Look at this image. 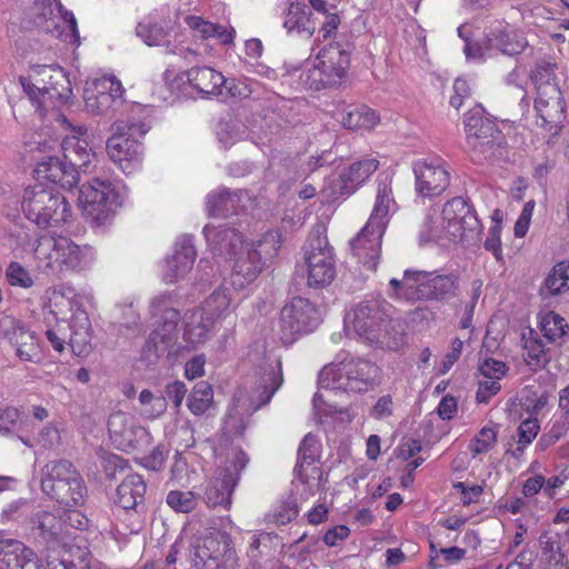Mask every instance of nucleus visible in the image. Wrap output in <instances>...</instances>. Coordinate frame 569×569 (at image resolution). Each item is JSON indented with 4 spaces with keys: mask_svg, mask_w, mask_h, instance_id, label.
Returning <instances> with one entry per match:
<instances>
[{
    "mask_svg": "<svg viewBox=\"0 0 569 569\" xmlns=\"http://www.w3.org/2000/svg\"><path fill=\"white\" fill-rule=\"evenodd\" d=\"M479 371L483 379L500 381L507 372V366L500 360L489 358L480 363Z\"/></svg>",
    "mask_w": 569,
    "mask_h": 569,
    "instance_id": "55",
    "label": "nucleus"
},
{
    "mask_svg": "<svg viewBox=\"0 0 569 569\" xmlns=\"http://www.w3.org/2000/svg\"><path fill=\"white\" fill-rule=\"evenodd\" d=\"M501 389L500 381L490 379H480L479 387L476 393V399L479 403H487L493 396Z\"/></svg>",
    "mask_w": 569,
    "mask_h": 569,
    "instance_id": "58",
    "label": "nucleus"
},
{
    "mask_svg": "<svg viewBox=\"0 0 569 569\" xmlns=\"http://www.w3.org/2000/svg\"><path fill=\"white\" fill-rule=\"evenodd\" d=\"M392 310V305L380 296L363 301L358 307V317L362 318L358 336L363 337L370 345H387L389 348H398L402 342L401 336L395 337L392 342L386 341L387 327L391 326Z\"/></svg>",
    "mask_w": 569,
    "mask_h": 569,
    "instance_id": "13",
    "label": "nucleus"
},
{
    "mask_svg": "<svg viewBox=\"0 0 569 569\" xmlns=\"http://www.w3.org/2000/svg\"><path fill=\"white\" fill-rule=\"evenodd\" d=\"M351 53V49H346L340 43L323 48L317 54L313 67L307 72L306 84L310 89L321 90L340 83L350 67Z\"/></svg>",
    "mask_w": 569,
    "mask_h": 569,
    "instance_id": "11",
    "label": "nucleus"
},
{
    "mask_svg": "<svg viewBox=\"0 0 569 569\" xmlns=\"http://www.w3.org/2000/svg\"><path fill=\"white\" fill-rule=\"evenodd\" d=\"M57 121L62 128L72 132L71 136H66L61 142L64 160L78 171H90L91 163L97 156L82 138L87 129L83 126L73 127L67 117L60 113L57 114Z\"/></svg>",
    "mask_w": 569,
    "mask_h": 569,
    "instance_id": "24",
    "label": "nucleus"
},
{
    "mask_svg": "<svg viewBox=\"0 0 569 569\" xmlns=\"http://www.w3.org/2000/svg\"><path fill=\"white\" fill-rule=\"evenodd\" d=\"M540 430V425L537 418H529L523 420L518 428L519 443L528 446L537 437Z\"/></svg>",
    "mask_w": 569,
    "mask_h": 569,
    "instance_id": "56",
    "label": "nucleus"
},
{
    "mask_svg": "<svg viewBox=\"0 0 569 569\" xmlns=\"http://www.w3.org/2000/svg\"><path fill=\"white\" fill-rule=\"evenodd\" d=\"M203 234L213 256L231 259L243 250V237L234 228L206 226Z\"/></svg>",
    "mask_w": 569,
    "mask_h": 569,
    "instance_id": "29",
    "label": "nucleus"
},
{
    "mask_svg": "<svg viewBox=\"0 0 569 569\" xmlns=\"http://www.w3.org/2000/svg\"><path fill=\"white\" fill-rule=\"evenodd\" d=\"M230 306L231 297L229 289L219 288L207 298L203 306L199 309L203 310L208 317L217 322L229 313Z\"/></svg>",
    "mask_w": 569,
    "mask_h": 569,
    "instance_id": "45",
    "label": "nucleus"
},
{
    "mask_svg": "<svg viewBox=\"0 0 569 569\" xmlns=\"http://www.w3.org/2000/svg\"><path fill=\"white\" fill-rule=\"evenodd\" d=\"M282 382L283 379L280 361H277L276 365H268L264 367L256 382V388L251 396L252 409L258 410L262 406L269 403L276 391L281 387Z\"/></svg>",
    "mask_w": 569,
    "mask_h": 569,
    "instance_id": "34",
    "label": "nucleus"
},
{
    "mask_svg": "<svg viewBox=\"0 0 569 569\" xmlns=\"http://www.w3.org/2000/svg\"><path fill=\"white\" fill-rule=\"evenodd\" d=\"M37 183L49 181L54 187L59 184L63 189H71L79 182V171L63 159L48 157L38 162L34 169Z\"/></svg>",
    "mask_w": 569,
    "mask_h": 569,
    "instance_id": "28",
    "label": "nucleus"
},
{
    "mask_svg": "<svg viewBox=\"0 0 569 569\" xmlns=\"http://www.w3.org/2000/svg\"><path fill=\"white\" fill-rule=\"evenodd\" d=\"M319 309L306 298H292L281 310L282 340L292 343L298 336L312 332L320 323Z\"/></svg>",
    "mask_w": 569,
    "mask_h": 569,
    "instance_id": "18",
    "label": "nucleus"
},
{
    "mask_svg": "<svg viewBox=\"0 0 569 569\" xmlns=\"http://www.w3.org/2000/svg\"><path fill=\"white\" fill-rule=\"evenodd\" d=\"M169 28L170 20L156 11L138 23L136 33L149 47L162 46L167 42Z\"/></svg>",
    "mask_w": 569,
    "mask_h": 569,
    "instance_id": "39",
    "label": "nucleus"
},
{
    "mask_svg": "<svg viewBox=\"0 0 569 569\" xmlns=\"http://www.w3.org/2000/svg\"><path fill=\"white\" fill-rule=\"evenodd\" d=\"M321 388L336 391L341 398L351 399L346 403V410L352 405V398L356 392V361L347 351H340L336 361L326 366L319 376Z\"/></svg>",
    "mask_w": 569,
    "mask_h": 569,
    "instance_id": "22",
    "label": "nucleus"
},
{
    "mask_svg": "<svg viewBox=\"0 0 569 569\" xmlns=\"http://www.w3.org/2000/svg\"><path fill=\"white\" fill-rule=\"evenodd\" d=\"M239 196L227 189L212 191L207 197V211L212 217L228 216L236 212Z\"/></svg>",
    "mask_w": 569,
    "mask_h": 569,
    "instance_id": "44",
    "label": "nucleus"
},
{
    "mask_svg": "<svg viewBox=\"0 0 569 569\" xmlns=\"http://www.w3.org/2000/svg\"><path fill=\"white\" fill-rule=\"evenodd\" d=\"M527 46L521 32L508 24L499 23L486 36L481 43H467L465 53L468 59H486L493 56V49L503 54L513 56L520 53Z\"/></svg>",
    "mask_w": 569,
    "mask_h": 569,
    "instance_id": "19",
    "label": "nucleus"
},
{
    "mask_svg": "<svg viewBox=\"0 0 569 569\" xmlns=\"http://www.w3.org/2000/svg\"><path fill=\"white\" fill-rule=\"evenodd\" d=\"M216 322L199 308L189 310L183 317V340L196 348L211 336Z\"/></svg>",
    "mask_w": 569,
    "mask_h": 569,
    "instance_id": "35",
    "label": "nucleus"
},
{
    "mask_svg": "<svg viewBox=\"0 0 569 569\" xmlns=\"http://www.w3.org/2000/svg\"><path fill=\"white\" fill-rule=\"evenodd\" d=\"M197 251L193 240L189 236L180 237L173 248L172 256L168 257L161 269V277L166 283H176L191 271Z\"/></svg>",
    "mask_w": 569,
    "mask_h": 569,
    "instance_id": "27",
    "label": "nucleus"
},
{
    "mask_svg": "<svg viewBox=\"0 0 569 569\" xmlns=\"http://www.w3.org/2000/svg\"><path fill=\"white\" fill-rule=\"evenodd\" d=\"M379 382V368L369 361H358V392Z\"/></svg>",
    "mask_w": 569,
    "mask_h": 569,
    "instance_id": "54",
    "label": "nucleus"
},
{
    "mask_svg": "<svg viewBox=\"0 0 569 569\" xmlns=\"http://www.w3.org/2000/svg\"><path fill=\"white\" fill-rule=\"evenodd\" d=\"M162 319V323L151 332L146 345V352L153 350L156 357L167 352L176 340L179 312L176 309H167Z\"/></svg>",
    "mask_w": 569,
    "mask_h": 569,
    "instance_id": "33",
    "label": "nucleus"
},
{
    "mask_svg": "<svg viewBox=\"0 0 569 569\" xmlns=\"http://www.w3.org/2000/svg\"><path fill=\"white\" fill-rule=\"evenodd\" d=\"M20 82L41 117L59 104L68 103L72 97L70 80L57 66H34L29 78H20Z\"/></svg>",
    "mask_w": 569,
    "mask_h": 569,
    "instance_id": "3",
    "label": "nucleus"
},
{
    "mask_svg": "<svg viewBox=\"0 0 569 569\" xmlns=\"http://www.w3.org/2000/svg\"><path fill=\"white\" fill-rule=\"evenodd\" d=\"M282 16V27L289 34L297 33L310 38L317 29L311 12L299 0H288Z\"/></svg>",
    "mask_w": 569,
    "mask_h": 569,
    "instance_id": "36",
    "label": "nucleus"
},
{
    "mask_svg": "<svg viewBox=\"0 0 569 569\" xmlns=\"http://www.w3.org/2000/svg\"><path fill=\"white\" fill-rule=\"evenodd\" d=\"M540 331L549 343H562L569 325L560 315L548 311L540 316Z\"/></svg>",
    "mask_w": 569,
    "mask_h": 569,
    "instance_id": "43",
    "label": "nucleus"
},
{
    "mask_svg": "<svg viewBox=\"0 0 569 569\" xmlns=\"http://www.w3.org/2000/svg\"><path fill=\"white\" fill-rule=\"evenodd\" d=\"M76 293L74 290L70 287H54L51 290L49 297V305L52 308V312L58 315H63L66 310H73V298Z\"/></svg>",
    "mask_w": 569,
    "mask_h": 569,
    "instance_id": "51",
    "label": "nucleus"
},
{
    "mask_svg": "<svg viewBox=\"0 0 569 569\" xmlns=\"http://www.w3.org/2000/svg\"><path fill=\"white\" fill-rule=\"evenodd\" d=\"M563 289H569V263L561 261L553 267L546 278L542 290L555 296Z\"/></svg>",
    "mask_w": 569,
    "mask_h": 569,
    "instance_id": "49",
    "label": "nucleus"
},
{
    "mask_svg": "<svg viewBox=\"0 0 569 569\" xmlns=\"http://www.w3.org/2000/svg\"><path fill=\"white\" fill-rule=\"evenodd\" d=\"M396 210L391 187L387 182L379 183L372 212L358 233V259L369 271H376L379 258L381 239L389 221L390 212Z\"/></svg>",
    "mask_w": 569,
    "mask_h": 569,
    "instance_id": "4",
    "label": "nucleus"
},
{
    "mask_svg": "<svg viewBox=\"0 0 569 569\" xmlns=\"http://www.w3.org/2000/svg\"><path fill=\"white\" fill-rule=\"evenodd\" d=\"M0 569H39L38 559L23 542L0 538Z\"/></svg>",
    "mask_w": 569,
    "mask_h": 569,
    "instance_id": "32",
    "label": "nucleus"
},
{
    "mask_svg": "<svg viewBox=\"0 0 569 569\" xmlns=\"http://www.w3.org/2000/svg\"><path fill=\"white\" fill-rule=\"evenodd\" d=\"M6 280L10 287L23 290H31L36 284L38 278L31 273L29 269L18 261L8 263L4 271Z\"/></svg>",
    "mask_w": 569,
    "mask_h": 569,
    "instance_id": "46",
    "label": "nucleus"
},
{
    "mask_svg": "<svg viewBox=\"0 0 569 569\" xmlns=\"http://www.w3.org/2000/svg\"><path fill=\"white\" fill-rule=\"evenodd\" d=\"M69 346L76 356H86L91 350V323L87 312L77 308L69 323Z\"/></svg>",
    "mask_w": 569,
    "mask_h": 569,
    "instance_id": "37",
    "label": "nucleus"
},
{
    "mask_svg": "<svg viewBox=\"0 0 569 569\" xmlns=\"http://www.w3.org/2000/svg\"><path fill=\"white\" fill-rule=\"evenodd\" d=\"M416 191L421 197L441 194L450 183V174L446 163L438 158L421 159L413 163Z\"/></svg>",
    "mask_w": 569,
    "mask_h": 569,
    "instance_id": "25",
    "label": "nucleus"
},
{
    "mask_svg": "<svg viewBox=\"0 0 569 569\" xmlns=\"http://www.w3.org/2000/svg\"><path fill=\"white\" fill-rule=\"evenodd\" d=\"M545 477L541 475H535L529 477L522 486V495L525 498L530 499L541 492L543 495Z\"/></svg>",
    "mask_w": 569,
    "mask_h": 569,
    "instance_id": "64",
    "label": "nucleus"
},
{
    "mask_svg": "<svg viewBox=\"0 0 569 569\" xmlns=\"http://www.w3.org/2000/svg\"><path fill=\"white\" fill-rule=\"evenodd\" d=\"M22 211L26 218L41 229L61 226L71 216L67 200L53 186L34 183L24 190Z\"/></svg>",
    "mask_w": 569,
    "mask_h": 569,
    "instance_id": "6",
    "label": "nucleus"
},
{
    "mask_svg": "<svg viewBox=\"0 0 569 569\" xmlns=\"http://www.w3.org/2000/svg\"><path fill=\"white\" fill-rule=\"evenodd\" d=\"M213 402L212 387L206 382H198L188 397V408L197 416L204 413Z\"/></svg>",
    "mask_w": 569,
    "mask_h": 569,
    "instance_id": "47",
    "label": "nucleus"
},
{
    "mask_svg": "<svg viewBox=\"0 0 569 569\" xmlns=\"http://www.w3.org/2000/svg\"><path fill=\"white\" fill-rule=\"evenodd\" d=\"M380 122L378 112L367 106L358 108V128L373 129Z\"/></svg>",
    "mask_w": 569,
    "mask_h": 569,
    "instance_id": "62",
    "label": "nucleus"
},
{
    "mask_svg": "<svg viewBox=\"0 0 569 569\" xmlns=\"http://www.w3.org/2000/svg\"><path fill=\"white\" fill-rule=\"evenodd\" d=\"M537 97L535 109L545 124H558L563 119L565 102L561 91L548 69L536 70L532 74Z\"/></svg>",
    "mask_w": 569,
    "mask_h": 569,
    "instance_id": "21",
    "label": "nucleus"
},
{
    "mask_svg": "<svg viewBox=\"0 0 569 569\" xmlns=\"http://www.w3.org/2000/svg\"><path fill=\"white\" fill-rule=\"evenodd\" d=\"M28 527L33 536L41 538L48 543L66 546L67 539L70 537L66 521L44 510L33 511L32 517L28 521Z\"/></svg>",
    "mask_w": 569,
    "mask_h": 569,
    "instance_id": "30",
    "label": "nucleus"
},
{
    "mask_svg": "<svg viewBox=\"0 0 569 569\" xmlns=\"http://www.w3.org/2000/svg\"><path fill=\"white\" fill-rule=\"evenodd\" d=\"M379 168V160L373 154H368L358 160V187L373 174Z\"/></svg>",
    "mask_w": 569,
    "mask_h": 569,
    "instance_id": "61",
    "label": "nucleus"
},
{
    "mask_svg": "<svg viewBox=\"0 0 569 569\" xmlns=\"http://www.w3.org/2000/svg\"><path fill=\"white\" fill-rule=\"evenodd\" d=\"M186 23L203 39L217 38L222 44L233 43L236 31L232 27L216 24L198 16H188Z\"/></svg>",
    "mask_w": 569,
    "mask_h": 569,
    "instance_id": "42",
    "label": "nucleus"
},
{
    "mask_svg": "<svg viewBox=\"0 0 569 569\" xmlns=\"http://www.w3.org/2000/svg\"><path fill=\"white\" fill-rule=\"evenodd\" d=\"M146 489V482L140 475H128L117 488L116 502L124 510L134 509L143 502Z\"/></svg>",
    "mask_w": 569,
    "mask_h": 569,
    "instance_id": "40",
    "label": "nucleus"
},
{
    "mask_svg": "<svg viewBox=\"0 0 569 569\" xmlns=\"http://www.w3.org/2000/svg\"><path fill=\"white\" fill-rule=\"evenodd\" d=\"M96 259L91 247L79 246L68 237L42 236L34 248L39 271L48 276L63 277L88 268Z\"/></svg>",
    "mask_w": 569,
    "mask_h": 569,
    "instance_id": "2",
    "label": "nucleus"
},
{
    "mask_svg": "<svg viewBox=\"0 0 569 569\" xmlns=\"http://www.w3.org/2000/svg\"><path fill=\"white\" fill-rule=\"evenodd\" d=\"M307 283L312 288H326L336 278L333 248L327 236L317 229L311 232L305 252Z\"/></svg>",
    "mask_w": 569,
    "mask_h": 569,
    "instance_id": "12",
    "label": "nucleus"
},
{
    "mask_svg": "<svg viewBox=\"0 0 569 569\" xmlns=\"http://www.w3.org/2000/svg\"><path fill=\"white\" fill-rule=\"evenodd\" d=\"M466 142L475 156L488 158L493 154L496 147L503 142L502 132L497 124L485 116L481 107L475 108L465 114L463 119Z\"/></svg>",
    "mask_w": 569,
    "mask_h": 569,
    "instance_id": "16",
    "label": "nucleus"
},
{
    "mask_svg": "<svg viewBox=\"0 0 569 569\" xmlns=\"http://www.w3.org/2000/svg\"><path fill=\"white\" fill-rule=\"evenodd\" d=\"M541 546V569H569L562 538L559 535L545 536Z\"/></svg>",
    "mask_w": 569,
    "mask_h": 569,
    "instance_id": "41",
    "label": "nucleus"
},
{
    "mask_svg": "<svg viewBox=\"0 0 569 569\" xmlns=\"http://www.w3.org/2000/svg\"><path fill=\"white\" fill-rule=\"evenodd\" d=\"M280 234L277 231L267 232L257 243L246 244V248L233 256L230 280L236 289H242L252 283L262 270V256L272 258L280 248Z\"/></svg>",
    "mask_w": 569,
    "mask_h": 569,
    "instance_id": "9",
    "label": "nucleus"
},
{
    "mask_svg": "<svg viewBox=\"0 0 569 569\" xmlns=\"http://www.w3.org/2000/svg\"><path fill=\"white\" fill-rule=\"evenodd\" d=\"M79 203L87 217L102 224L120 204L119 193L109 180L92 178L81 186Z\"/></svg>",
    "mask_w": 569,
    "mask_h": 569,
    "instance_id": "17",
    "label": "nucleus"
},
{
    "mask_svg": "<svg viewBox=\"0 0 569 569\" xmlns=\"http://www.w3.org/2000/svg\"><path fill=\"white\" fill-rule=\"evenodd\" d=\"M498 431L495 427L486 426L480 429L468 445L473 458L489 452L497 445Z\"/></svg>",
    "mask_w": 569,
    "mask_h": 569,
    "instance_id": "48",
    "label": "nucleus"
},
{
    "mask_svg": "<svg viewBox=\"0 0 569 569\" xmlns=\"http://www.w3.org/2000/svg\"><path fill=\"white\" fill-rule=\"evenodd\" d=\"M122 84L111 76H104L87 82L83 100L87 111L103 114L122 104Z\"/></svg>",
    "mask_w": 569,
    "mask_h": 569,
    "instance_id": "23",
    "label": "nucleus"
},
{
    "mask_svg": "<svg viewBox=\"0 0 569 569\" xmlns=\"http://www.w3.org/2000/svg\"><path fill=\"white\" fill-rule=\"evenodd\" d=\"M479 220L467 203L460 197L446 202L441 212L430 210L419 230V243L438 242L446 246L449 242L462 240L469 234L477 233Z\"/></svg>",
    "mask_w": 569,
    "mask_h": 569,
    "instance_id": "1",
    "label": "nucleus"
},
{
    "mask_svg": "<svg viewBox=\"0 0 569 569\" xmlns=\"http://www.w3.org/2000/svg\"><path fill=\"white\" fill-rule=\"evenodd\" d=\"M112 136L107 141L108 154L123 173L131 174L142 161V144L138 138L149 131V126L143 122L128 124L117 121L112 124Z\"/></svg>",
    "mask_w": 569,
    "mask_h": 569,
    "instance_id": "8",
    "label": "nucleus"
},
{
    "mask_svg": "<svg viewBox=\"0 0 569 569\" xmlns=\"http://www.w3.org/2000/svg\"><path fill=\"white\" fill-rule=\"evenodd\" d=\"M41 490L62 509L81 507L87 496V487L81 475L67 460H52L44 465Z\"/></svg>",
    "mask_w": 569,
    "mask_h": 569,
    "instance_id": "5",
    "label": "nucleus"
},
{
    "mask_svg": "<svg viewBox=\"0 0 569 569\" xmlns=\"http://www.w3.org/2000/svg\"><path fill=\"white\" fill-rule=\"evenodd\" d=\"M453 487L460 492L465 506L476 502L483 491L481 486H467L465 482H457Z\"/></svg>",
    "mask_w": 569,
    "mask_h": 569,
    "instance_id": "63",
    "label": "nucleus"
},
{
    "mask_svg": "<svg viewBox=\"0 0 569 569\" xmlns=\"http://www.w3.org/2000/svg\"><path fill=\"white\" fill-rule=\"evenodd\" d=\"M167 503L178 512H190L197 506V498L192 491L172 490L167 496Z\"/></svg>",
    "mask_w": 569,
    "mask_h": 569,
    "instance_id": "53",
    "label": "nucleus"
},
{
    "mask_svg": "<svg viewBox=\"0 0 569 569\" xmlns=\"http://www.w3.org/2000/svg\"><path fill=\"white\" fill-rule=\"evenodd\" d=\"M318 442L315 436L308 433L302 439L298 450V463L296 472L298 479L305 485L318 488L321 479V470L317 465Z\"/></svg>",
    "mask_w": 569,
    "mask_h": 569,
    "instance_id": "31",
    "label": "nucleus"
},
{
    "mask_svg": "<svg viewBox=\"0 0 569 569\" xmlns=\"http://www.w3.org/2000/svg\"><path fill=\"white\" fill-rule=\"evenodd\" d=\"M298 515V507L293 500L281 502L273 512V519L277 523L286 525L293 520Z\"/></svg>",
    "mask_w": 569,
    "mask_h": 569,
    "instance_id": "59",
    "label": "nucleus"
},
{
    "mask_svg": "<svg viewBox=\"0 0 569 569\" xmlns=\"http://www.w3.org/2000/svg\"><path fill=\"white\" fill-rule=\"evenodd\" d=\"M188 561L192 569L234 567L237 555L230 535L214 530L194 538L190 545Z\"/></svg>",
    "mask_w": 569,
    "mask_h": 569,
    "instance_id": "10",
    "label": "nucleus"
},
{
    "mask_svg": "<svg viewBox=\"0 0 569 569\" xmlns=\"http://www.w3.org/2000/svg\"><path fill=\"white\" fill-rule=\"evenodd\" d=\"M22 23L28 29H39L54 34L63 42L79 44L77 20L56 0H33L24 12Z\"/></svg>",
    "mask_w": 569,
    "mask_h": 569,
    "instance_id": "7",
    "label": "nucleus"
},
{
    "mask_svg": "<svg viewBox=\"0 0 569 569\" xmlns=\"http://www.w3.org/2000/svg\"><path fill=\"white\" fill-rule=\"evenodd\" d=\"M229 456L231 465L218 468L214 476L206 485L203 499L210 508L230 509L231 496L238 483L239 475L249 461L244 451L239 448H232Z\"/></svg>",
    "mask_w": 569,
    "mask_h": 569,
    "instance_id": "14",
    "label": "nucleus"
},
{
    "mask_svg": "<svg viewBox=\"0 0 569 569\" xmlns=\"http://www.w3.org/2000/svg\"><path fill=\"white\" fill-rule=\"evenodd\" d=\"M500 233L501 224L499 221H496V223H493V226L489 229L488 237L485 241V248L488 251H491L497 260L502 258Z\"/></svg>",
    "mask_w": 569,
    "mask_h": 569,
    "instance_id": "60",
    "label": "nucleus"
},
{
    "mask_svg": "<svg viewBox=\"0 0 569 569\" xmlns=\"http://www.w3.org/2000/svg\"><path fill=\"white\" fill-rule=\"evenodd\" d=\"M458 288L459 278L456 273L429 278V273L426 271L406 270L405 296L407 301L447 299L453 297Z\"/></svg>",
    "mask_w": 569,
    "mask_h": 569,
    "instance_id": "15",
    "label": "nucleus"
},
{
    "mask_svg": "<svg viewBox=\"0 0 569 569\" xmlns=\"http://www.w3.org/2000/svg\"><path fill=\"white\" fill-rule=\"evenodd\" d=\"M523 349L530 363L540 365L546 360V342L530 329L528 336L523 335Z\"/></svg>",
    "mask_w": 569,
    "mask_h": 569,
    "instance_id": "52",
    "label": "nucleus"
},
{
    "mask_svg": "<svg viewBox=\"0 0 569 569\" xmlns=\"http://www.w3.org/2000/svg\"><path fill=\"white\" fill-rule=\"evenodd\" d=\"M19 410L14 407L0 408V436L9 435L19 421Z\"/></svg>",
    "mask_w": 569,
    "mask_h": 569,
    "instance_id": "57",
    "label": "nucleus"
},
{
    "mask_svg": "<svg viewBox=\"0 0 569 569\" xmlns=\"http://www.w3.org/2000/svg\"><path fill=\"white\" fill-rule=\"evenodd\" d=\"M189 83L206 96H223L226 78L209 67H194L187 72Z\"/></svg>",
    "mask_w": 569,
    "mask_h": 569,
    "instance_id": "38",
    "label": "nucleus"
},
{
    "mask_svg": "<svg viewBox=\"0 0 569 569\" xmlns=\"http://www.w3.org/2000/svg\"><path fill=\"white\" fill-rule=\"evenodd\" d=\"M110 439L123 451L144 450L151 442L150 432L138 420L126 412H113L108 420Z\"/></svg>",
    "mask_w": 569,
    "mask_h": 569,
    "instance_id": "20",
    "label": "nucleus"
},
{
    "mask_svg": "<svg viewBox=\"0 0 569 569\" xmlns=\"http://www.w3.org/2000/svg\"><path fill=\"white\" fill-rule=\"evenodd\" d=\"M1 327L3 337L14 349L19 360L37 363L42 359L39 338L22 322L14 318H4Z\"/></svg>",
    "mask_w": 569,
    "mask_h": 569,
    "instance_id": "26",
    "label": "nucleus"
},
{
    "mask_svg": "<svg viewBox=\"0 0 569 569\" xmlns=\"http://www.w3.org/2000/svg\"><path fill=\"white\" fill-rule=\"evenodd\" d=\"M34 511L33 503L26 499H18L4 507L0 513L2 523L9 521H26L32 517Z\"/></svg>",
    "mask_w": 569,
    "mask_h": 569,
    "instance_id": "50",
    "label": "nucleus"
}]
</instances>
